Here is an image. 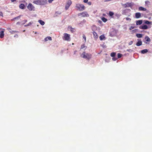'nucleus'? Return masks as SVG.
Wrapping results in <instances>:
<instances>
[{"mask_svg":"<svg viewBox=\"0 0 152 152\" xmlns=\"http://www.w3.org/2000/svg\"><path fill=\"white\" fill-rule=\"evenodd\" d=\"M93 34L94 38L96 39H97L98 38V36L97 34L95 31H93Z\"/></svg>","mask_w":152,"mask_h":152,"instance_id":"f8f14e48","label":"nucleus"},{"mask_svg":"<svg viewBox=\"0 0 152 152\" xmlns=\"http://www.w3.org/2000/svg\"><path fill=\"white\" fill-rule=\"evenodd\" d=\"M126 20L130 21L131 20V19L130 18H128V17L126 18Z\"/></svg>","mask_w":152,"mask_h":152,"instance_id":"e433bc0d","label":"nucleus"},{"mask_svg":"<svg viewBox=\"0 0 152 152\" xmlns=\"http://www.w3.org/2000/svg\"><path fill=\"white\" fill-rule=\"evenodd\" d=\"M77 15L80 18L87 17H88L89 16L86 11H84L81 13H78Z\"/></svg>","mask_w":152,"mask_h":152,"instance_id":"f03ea898","label":"nucleus"},{"mask_svg":"<svg viewBox=\"0 0 152 152\" xmlns=\"http://www.w3.org/2000/svg\"><path fill=\"white\" fill-rule=\"evenodd\" d=\"M132 5V4L129 3H127L124 5V7L125 8L131 7Z\"/></svg>","mask_w":152,"mask_h":152,"instance_id":"9d476101","label":"nucleus"},{"mask_svg":"<svg viewBox=\"0 0 152 152\" xmlns=\"http://www.w3.org/2000/svg\"><path fill=\"white\" fill-rule=\"evenodd\" d=\"M71 31L72 32V31H73V30H71Z\"/></svg>","mask_w":152,"mask_h":152,"instance_id":"a18cd8bd","label":"nucleus"},{"mask_svg":"<svg viewBox=\"0 0 152 152\" xmlns=\"http://www.w3.org/2000/svg\"><path fill=\"white\" fill-rule=\"evenodd\" d=\"M14 1V0H13V1H12V2H13L14 1Z\"/></svg>","mask_w":152,"mask_h":152,"instance_id":"c03bdc74","label":"nucleus"},{"mask_svg":"<svg viewBox=\"0 0 152 152\" xmlns=\"http://www.w3.org/2000/svg\"><path fill=\"white\" fill-rule=\"evenodd\" d=\"M85 48V50L86 48L87 47L85 46L84 44H83L81 45L80 49H83V48Z\"/></svg>","mask_w":152,"mask_h":152,"instance_id":"b1692460","label":"nucleus"},{"mask_svg":"<svg viewBox=\"0 0 152 152\" xmlns=\"http://www.w3.org/2000/svg\"><path fill=\"white\" fill-rule=\"evenodd\" d=\"M9 29L10 30H11L10 29V28H9Z\"/></svg>","mask_w":152,"mask_h":152,"instance_id":"49530a36","label":"nucleus"},{"mask_svg":"<svg viewBox=\"0 0 152 152\" xmlns=\"http://www.w3.org/2000/svg\"><path fill=\"white\" fill-rule=\"evenodd\" d=\"M47 1H34L33 2L38 5H43L47 3Z\"/></svg>","mask_w":152,"mask_h":152,"instance_id":"39448f33","label":"nucleus"},{"mask_svg":"<svg viewBox=\"0 0 152 152\" xmlns=\"http://www.w3.org/2000/svg\"><path fill=\"white\" fill-rule=\"evenodd\" d=\"M61 13V12H56L55 13V15L56 16H57L58 15H60Z\"/></svg>","mask_w":152,"mask_h":152,"instance_id":"c756f323","label":"nucleus"},{"mask_svg":"<svg viewBox=\"0 0 152 152\" xmlns=\"http://www.w3.org/2000/svg\"><path fill=\"white\" fill-rule=\"evenodd\" d=\"M25 7L24 4H20L19 5L20 8L22 9H24Z\"/></svg>","mask_w":152,"mask_h":152,"instance_id":"2eb2a0df","label":"nucleus"},{"mask_svg":"<svg viewBox=\"0 0 152 152\" xmlns=\"http://www.w3.org/2000/svg\"><path fill=\"white\" fill-rule=\"evenodd\" d=\"M27 21V20H23V24L26 23Z\"/></svg>","mask_w":152,"mask_h":152,"instance_id":"ea45409f","label":"nucleus"},{"mask_svg":"<svg viewBox=\"0 0 152 152\" xmlns=\"http://www.w3.org/2000/svg\"><path fill=\"white\" fill-rule=\"evenodd\" d=\"M136 36L138 38H140L142 37V34H136Z\"/></svg>","mask_w":152,"mask_h":152,"instance_id":"dca6fc26","label":"nucleus"},{"mask_svg":"<svg viewBox=\"0 0 152 152\" xmlns=\"http://www.w3.org/2000/svg\"><path fill=\"white\" fill-rule=\"evenodd\" d=\"M75 7L77 10L80 11H83L85 9V6L83 5L80 4H76Z\"/></svg>","mask_w":152,"mask_h":152,"instance_id":"7ed1b4c3","label":"nucleus"},{"mask_svg":"<svg viewBox=\"0 0 152 152\" xmlns=\"http://www.w3.org/2000/svg\"><path fill=\"white\" fill-rule=\"evenodd\" d=\"M10 32L12 34H13L15 33H17L18 32V31H10Z\"/></svg>","mask_w":152,"mask_h":152,"instance_id":"473e14b6","label":"nucleus"},{"mask_svg":"<svg viewBox=\"0 0 152 152\" xmlns=\"http://www.w3.org/2000/svg\"><path fill=\"white\" fill-rule=\"evenodd\" d=\"M142 42L141 40H139L137 42L136 45L137 46H140L142 45Z\"/></svg>","mask_w":152,"mask_h":152,"instance_id":"ddd939ff","label":"nucleus"},{"mask_svg":"<svg viewBox=\"0 0 152 152\" xmlns=\"http://www.w3.org/2000/svg\"><path fill=\"white\" fill-rule=\"evenodd\" d=\"M139 10H143V11H146V9L145 8H143L142 7H139Z\"/></svg>","mask_w":152,"mask_h":152,"instance_id":"f3484780","label":"nucleus"},{"mask_svg":"<svg viewBox=\"0 0 152 152\" xmlns=\"http://www.w3.org/2000/svg\"><path fill=\"white\" fill-rule=\"evenodd\" d=\"M105 38V37L104 35H101L99 37L100 39L101 40H103Z\"/></svg>","mask_w":152,"mask_h":152,"instance_id":"4be33fe9","label":"nucleus"},{"mask_svg":"<svg viewBox=\"0 0 152 152\" xmlns=\"http://www.w3.org/2000/svg\"><path fill=\"white\" fill-rule=\"evenodd\" d=\"M133 43V41H130L129 43V45H131Z\"/></svg>","mask_w":152,"mask_h":152,"instance_id":"58836bf2","label":"nucleus"},{"mask_svg":"<svg viewBox=\"0 0 152 152\" xmlns=\"http://www.w3.org/2000/svg\"><path fill=\"white\" fill-rule=\"evenodd\" d=\"M102 20L104 22H106L107 21V19L104 17H102Z\"/></svg>","mask_w":152,"mask_h":152,"instance_id":"bb28decb","label":"nucleus"},{"mask_svg":"<svg viewBox=\"0 0 152 152\" xmlns=\"http://www.w3.org/2000/svg\"><path fill=\"white\" fill-rule=\"evenodd\" d=\"M3 13L2 12H0V16H1L2 17H3Z\"/></svg>","mask_w":152,"mask_h":152,"instance_id":"4c0bfd02","label":"nucleus"},{"mask_svg":"<svg viewBox=\"0 0 152 152\" xmlns=\"http://www.w3.org/2000/svg\"><path fill=\"white\" fill-rule=\"evenodd\" d=\"M109 15L110 16H112L114 15V13L111 11H110L109 13Z\"/></svg>","mask_w":152,"mask_h":152,"instance_id":"cd10ccee","label":"nucleus"},{"mask_svg":"<svg viewBox=\"0 0 152 152\" xmlns=\"http://www.w3.org/2000/svg\"><path fill=\"white\" fill-rule=\"evenodd\" d=\"M145 39L146 41L147 42H150V38L148 36H146L145 37Z\"/></svg>","mask_w":152,"mask_h":152,"instance_id":"5701e85b","label":"nucleus"},{"mask_svg":"<svg viewBox=\"0 0 152 152\" xmlns=\"http://www.w3.org/2000/svg\"><path fill=\"white\" fill-rule=\"evenodd\" d=\"M134 28V27H132V26H131V27H130V28H129V29L130 30H131L133 29Z\"/></svg>","mask_w":152,"mask_h":152,"instance_id":"a19ab883","label":"nucleus"},{"mask_svg":"<svg viewBox=\"0 0 152 152\" xmlns=\"http://www.w3.org/2000/svg\"><path fill=\"white\" fill-rule=\"evenodd\" d=\"M148 51V50L146 49H144V50H142L141 51V52L142 53L144 54V53H146Z\"/></svg>","mask_w":152,"mask_h":152,"instance_id":"6ab92c4d","label":"nucleus"},{"mask_svg":"<svg viewBox=\"0 0 152 152\" xmlns=\"http://www.w3.org/2000/svg\"><path fill=\"white\" fill-rule=\"evenodd\" d=\"M135 18H138L141 17V15L140 12H137L135 14Z\"/></svg>","mask_w":152,"mask_h":152,"instance_id":"6e6552de","label":"nucleus"},{"mask_svg":"<svg viewBox=\"0 0 152 152\" xmlns=\"http://www.w3.org/2000/svg\"><path fill=\"white\" fill-rule=\"evenodd\" d=\"M142 23V20H138L136 21V24L137 25H140Z\"/></svg>","mask_w":152,"mask_h":152,"instance_id":"4468645a","label":"nucleus"},{"mask_svg":"<svg viewBox=\"0 0 152 152\" xmlns=\"http://www.w3.org/2000/svg\"><path fill=\"white\" fill-rule=\"evenodd\" d=\"M83 38L85 40V41L86 42V36L84 35H83Z\"/></svg>","mask_w":152,"mask_h":152,"instance_id":"c9c22d12","label":"nucleus"},{"mask_svg":"<svg viewBox=\"0 0 152 152\" xmlns=\"http://www.w3.org/2000/svg\"><path fill=\"white\" fill-rule=\"evenodd\" d=\"M118 59L117 58L115 57H113L112 58V60L114 61H115Z\"/></svg>","mask_w":152,"mask_h":152,"instance_id":"72a5a7b5","label":"nucleus"},{"mask_svg":"<svg viewBox=\"0 0 152 152\" xmlns=\"http://www.w3.org/2000/svg\"><path fill=\"white\" fill-rule=\"evenodd\" d=\"M88 1H83V2L85 3H88V4L89 5H91V1H89L88 2Z\"/></svg>","mask_w":152,"mask_h":152,"instance_id":"a878e982","label":"nucleus"},{"mask_svg":"<svg viewBox=\"0 0 152 152\" xmlns=\"http://www.w3.org/2000/svg\"><path fill=\"white\" fill-rule=\"evenodd\" d=\"M76 51H75V52H74V54H75V52H76Z\"/></svg>","mask_w":152,"mask_h":152,"instance_id":"37998d69","label":"nucleus"},{"mask_svg":"<svg viewBox=\"0 0 152 152\" xmlns=\"http://www.w3.org/2000/svg\"><path fill=\"white\" fill-rule=\"evenodd\" d=\"M151 23V22H149V21H148V20H146L145 21V23L147 24H150Z\"/></svg>","mask_w":152,"mask_h":152,"instance_id":"7c9ffc66","label":"nucleus"},{"mask_svg":"<svg viewBox=\"0 0 152 152\" xmlns=\"http://www.w3.org/2000/svg\"><path fill=\"white\" fill-rule=\"evenodd\" d=\"M116 55V53L115 52L112 53L110 54V56L112 57H114Z\"/></svg>","mask_w":152,"mask_h":152,"instance_id":"393cba45","label":"nucleus"},{"mask_svg":"<svg viewBox=\"0 0 152 152\" xmlns=\"http://www.w3.org/2000/svg\"><path fill=\"white\" fill-rule=\"evenodd\" d=\"M92 55L91 54L86 53L85 52H83L81 55V57L83 58L89 60L91 58Z\"/></svg>","mask_w":152,"mask_h":152,"instance_id":"f257e3e1","label":"nucleus"},{"mask_svg":"<svg viewBox=\"0 0 152 152\" xmlns=\"http://www.w3.org/2000/svg\"><path fill=\"white\" fill-rule=\"evenodd\" d=\"M32 23H31V22H29L27 24L25 25V26L26 27V26H29L30 25H31Z\"/></svg>","mask_w":152,"mask_h":152,"instance_id":"2f4dec72","label":"nucleus"},{"mask_svg":"<svg viewBox=\"0 0 152 152\" xmlns=\"http://www.w3.org/2000/svg\"><path fill=\"white\" fill-rule=\"evenodd\" d=\"M4 30L1 31L0 32V37L1 38H2L4 36Z\"/></svg>","mask_w":152,"mask_h":152,"instance_id":"9b49d317","label":"nucleus"},{"mask_svg":"<svg viewBox=\"0 0 152 152\" xmlns=\"http://www.w3.org/2000/svg\"><path fill=\"white\" fill-rule=\"evenodd\" d=\"M20 16H21L20 15V16H18V17H15V18H14L13 19V20H15V19H18V18H20Z\"/></svg>","mask_w":152,"mask_h":152,"instance_id":"f704fd0d","label":"nucleus"},{"mask_svg":"<svg viewBox=\"0 0 152 152\" xmlns=\"http://www.w3.org/2000/svg\"><path fill=\"white\" fill-rule=\"evenodd\" d=\"M72 3V2L71 1H67L65 6L66 10H67L68 9L69 6Z\"/></svg>","mask_w":152,"mask_h":152,"instance_id":"0eeeda50","label":"nucleus"},{"mask_svg":"<svg viewBox=\"0 0 152 152\" xmlns=\"http://www.w3.org/2000/svg\"><path fill=\"white\" fill-rule=\"evenodd\" d=\"M70 34L65 33L64 34V36L62 38L64 40L69 41L70 40Z\"/></svg>","mask_w":152,"mask_h":152,"instance_id":"20e7f679","label":"nucleus"},{"mask_svg":"<svg viewBox=\"0 0 152 152\" xmlns=\"http://www.w3.org/2000/svg\"><path fill=\"white\" fill-rule=\"evenodd\" d=\"M150 3L149 1H145V4L146 6L148 7L149 5H150Z\"/></svg>","mask_w":152,"mask_h":152,"instance_id":"aec40b11","label":"nucleus"},{"mask_svg":"<svg viewBox=\"0 0 152 152\" xmlns=\"http://www.w3.org/2000/svg\"><path fill=\"white\" fill-rule=\"evenodd\" d=\"M139 28L141 29H146L148 28V27L146 25H143L140 27Z\"/></svg>","mask_w":152,"mask_h":152,"instance_id":"1a4fd4ad","label":"nucleus"},{"mask_svg":"<svg viewBox=\"0 0 152 152\" xmlns=\"http://www.w3.org/2000/svg\"><path fill=\"white\" fill-rule=\"evenodd\" d=\"M48 40H52L51 37H48L45 39V41H47Z\"/></svg>","mask_w":152,"mask_h":152,"instance_id":"a211bd4d","label":"nucleus"},{"mask_svg":"<svg viewBox=\"0 0 152 152\" xmlns=\"http://www.w3.org/2000/svg\"><path fill=\"white\" fill-rule=\"evenodd\" d=\"M28 9L30 11H34V7L31 3H29L27 6Z\"/></svg>","mask_w":152,"mask_h":152,"instance_id":"423d86ee","label":"nucleus"},{"mask_svg":"<svg viewBox=\"0 0 152 152\" xmlns=\"http://www.w3.org/2000/svg\"><path fill=\"white\" fill-rule=\"evenodd\" d=\"M122 54H121V53H118V58H121L122 57Z\"/></svg>","mask_w":152,"mask_h":152,"instance_id":"c85d7f7f","label":"nucleus"},{"mask_svg":"<svg viewBox=\"0 0 152 152\" xmlns=\"http://www.w3.org/2000/svg\"><path fill=\"white\" fill-rule=\"evenodd\" d=\"M38 22L42 25H43L45 24V22L42 20H39Z\"/></svg>","mask_w":152,"mask_h":152,"instance_id":"412c9836","label":"nucleus"},{"mask_svg":"<svg viewBox=\"0 0 152 152\" xmlns=\"http://www.w3.org/2000/svg\"><path fill=\"white\" fill-rule=\"evenodd\" d=\"M48 1L49 2V3H51L52 2V1Z\"/></svg>","mask_w":152,"mask_h":152,"instance_id":"79ce46f5","label":"nucleus"}]
</instances>
